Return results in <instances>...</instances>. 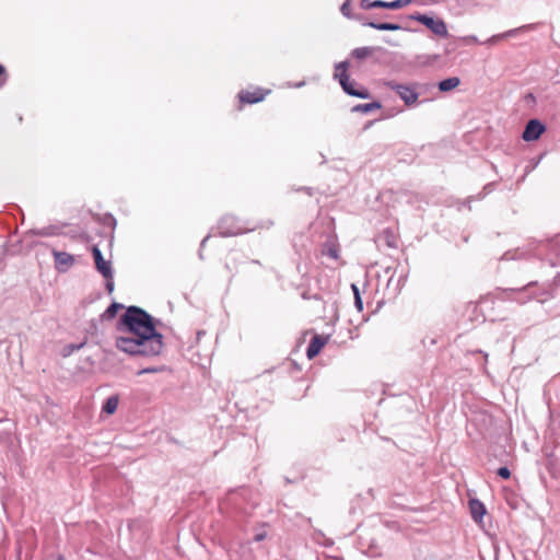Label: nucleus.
I'll use <instances>...</instances> for the list:
<instances>
[{
	"instance_id": "25",
	"label": "nucleus",
	"mask_w": 560,
	"mask_h": 560,
	"mask_svg": "<svg viewBox=\"0 0 560 560\" xmlns=\"http://www.w3.org/2000/svg\"><path fill=\"white\" fill-rule=\"evenodd\" d=\"M380 107H381V104H378V103H371V104L355 106L354 109L362 110V112H369L371 109H376V108H380Z\"/></svg>"
},
{
	"instance_id": "28",
	"label": "nucleus",
	"mask_w": 560,
	"mask_h": 560,
	"mask_svg": "<svg viewBox=\"0 0 560 560\" xmlns=\"http://www.w3.org/2000/svg\"><path fill=\"white\" fill-rule=\"evenodd\" d=\"M498 476L503 479H509L511 477V471L508 467H500L497 471Z\"/></svg>"
},
{
	"instance_id": "8",
	"label": "nucleus",
	"mask_w": 560,
	"mask_h": 560,
	"mask_svg": "<svg viewBox=\"0 0 560 560\" xmlns=\"http://www.w3.org/2000/svg\"><path fill=\"white\" fill-rule=\"evenodd\" d=\"M92 255L94 258L96 270L104 278H114L113 268L110 261H106L103 257L101 249L97 246L92 247Z\"/></svg>"
},
{
	"instance_id": "30",
	"label": "nucleus",
	"mask_w": 560,
	"mask_h": 560,
	"mask_svg": "<svg viewBox=\"0 0 560 560\" xmlns=\"http://www.w3.org/2000/svg\"><path fill=\"white\" fill-rule=\"evenodd\" d=\"M548 285H551L553 288V292L556 293V290L558 287H560V273H558L552 281L547 283Z\"/></svg>"
},
{
	"instance_id": "4",
	"label": "nucleus",
	"mask_w": 560,
	"mask_h": 560,
	"mask_svg": "<svg viewBox=\"0 0 560 560\" xmlns=\"http://www.w3.org/2000/svg\"><path fill=\"white\" fill-rule=\"evenodd\" d=\"M270 90H266L258 86H252L245 90H241L237 94L238 109L242 110L244 105H252L262 102L267 95L270 94Z\"/></svg>"
},
{
	"instance_id": "1",
	"label": "nucleus",
	"mask_w": 560,
	"mask_h": 560,
	"mask_svg": "<svg viewBox=\"0 0 560 560\" xmlns=\"http://www.w3.org/2000/svg\"><path fill=\"white\" fill-rule=\"evenodd\" d=\"M116 328L125 334L115 339L118 350L141 357H155L162 352L163 335L156 331L154 318L143 308L128 306Z\"/></svg>"
},
{
	"instance_id": "9",
	"label": "nucleus",
	"mask_w": 560,
	"mask_h": 560,
	"mask_svg": "<svg viewBox=\"0 0 560 560\" xmlns=\"http://www.w3.org/2000/svg\"><path fill=\"white\" fill-rule=\"evenodd\" d=\"M55 267L58 271L65 272L74 265V257L66 252L52 249Z\"/></svg>"
},
{
	"instance_id": "16",
	"label": "nucleus",
	"mask_w": 560,
	"mask_h": 560,
	"mask_svg": "<svg viewBox=\"0 0 560 560\" xmlns=\"http://www.w3.org/2000/svg\"><path fill=\"white\" fill-rule=\"evenodd\" d=\"M460 80L457 77L447 78L439 83V89L442 92H448L457 88Z\"/></svg>"
},
{
	"instance_id": "5",
	"label": "nucleus",
	"mask_w": 560,
	"mask_h": 560,
	"mask_svg": "<svg viewBox=\"0 0 560 560\" xmlns=\"http://www.w3.org/2000/svg\"><path fill=\"white\" fill-rule=\"evenodd\" d=\"M385 85L395 91L407 106H412L418 102L417 84L404 85L389 81Z\"/></svg>"
},
{
	"instance_id": "26",
	"label": "nucleus",
	"mask_w": 560,
	"mask_h": 560,
	"mask_svg": "<svg viewBox=\"0 0 560 560\" xmlns=\"http://www.w3.org/2000/svg\"><path fill=\"white\" fill-rule=\"evenodd\" d=\"M8 81V72L3 65L0 63V89L4 86Z\"/></svg>"
},
{
	"instance_id": "13",
	"label": "nucleus",
	"mask_w": 560,
	"mask_h": 560,
	"mask_svg": "<svg viewBox=\"0 0 560 560\" xmlns=\"http://www.w3.org/2000/svg\"><path fill=\"white\" fill-rule=\"evenodd\" d=\"M410 2H411V0H395V1H390V2L383 1V0H374L371 2V7L397 10V9L408 5Z\"/></svg>"
},
{
	"instance_id": "27",
	"label": "nucleus",
	"mask_w": 560,
	"mask_h": 560,
	"mask_svg": "<svg viewBox=\"0 0 560 560\" xmlns=\"http://www.w3.org/2000/svg\"><path fill=\"white\" fill-rule=\"evenodd\" d=\"M267 537V532L265 528H260L258 529L254 537H253V540L256 541V542H259V541H262L264 539H266Z\"/></svg>"
},
{
	"instance_id": "12",
	"label": "nucleus",
	"mask_w": 560,
	"mask_h": 560,
	"mask_svg": "<svg viewBox=\"0 0 560 560\" xmlns=\"http://www.w3.org/2000/svg\"><path fill=\"white\" fill-rule=\"evenodd\" d=\"M469 511H470V514H471V518L476 523H480L482 517H483V515L486 514V506L478 499H470L469 500Z\"/></svg>"
},
{
	"instance_id": "29",
	"label": "nucleus",
	"mask_w": 560,
	"mask_h": 560,
	"mask_svg": "<svg viewBox=\"0 0 560 560\" xmlns=\"http://www.w3.org/2000/svg\"><path fill=\"white\" fill-rule=\"evenodd\" d=\"M161 370H162L161 368H145V369L139 370L137 372V374L142 375V374H148V373H156V372H160Z\"/></svg>"
},
{
	"instance_id": "14",
	"label": "nucleus",
	"mask_w": 560,
	"mask_h": 560,
	"mask_svg": "<svg viewBox=\"0 0 560 560\" xmlns=\"http://www.w3.org/2000/svg\"><path fill=\"white\" fill-rule=\"evenodd\" d=\"M57 234V228L54 225L45 226L43 229L38 230H30L24 234V238L28 237L30 235H37V236H52Z\"/></svg>"
},
{
	"instance_id": "22",
	"label": "nucleus",
	"mask_w": 560,
	"mask_h": 560,
	"mask_svg": "<svg viewBox=\"0 0 560 560\" xmlns=\"http://www.w3.org/2000/svg\"><path fill=\"white\" fill-rule=\"evenodd\" d=\"M84 346H85V341H83V342H81V343H69V345H67V346L63 348V355H65V357L70 355V354H72L74 351H78V350L82 349Z\"/></svg>"
},
{
	"instance_id": "31",
	"label": "nucleus",
	"mask_w": 560,
	"mask_h": 560,
	"mask_svg": "<svg viewBox=\"0 0 560 560\" xmlns=\"http://www.w3.org/2000/svg\"><path fill=\"white\" fill-rule=\"evenodd\" d=\"M106 279V290L108 293H112L114 291V281L113 278H105Z\"/></svg>"
},
{
	"instance_id": "23",
	"label": "nucleus",
	"mask_w": 560,
	"mask_h": 560,
	"mask_svg": "<svg viewBox=\"0 0 560 560\" xmlns=\"http://www.w3.org/2000/svg\"><path fill=\"white\" fill-rule=\"evenodd\" d=\"M353 295H354V304L359 312L363 311V302L360 296L359 288L355 284H351Z\"/></svg>"
},
{
	"instance_id": "15",
	"label": "nucleus",
	"mask_w": 560,
	"mask_h": 560,
	"mask_svg": "<svg viewBox=\"0 0 560 560\" xmlns=\"http://www.w3.org/2000/svg\"><path fill=\"white\" fill-rule=\"evenodd\" d=\"M322 254L324 256H328L332 259H338L339 258V247L335 242L328 241L324 244Z\"/></svg>"
},
{
	"instance_id": "7",
	"label": "nucleus",
	"mask_w": 560,
	"mask_h": 560,
	"mask_svg": "<svg viewBox=\"0 0 560 560\" xmlns=\"http://www.w3.org/2000/svg\"><path fill=\"white\" fill-rule=\"evenodd\" d=\"M419 23L425 25L431 32L441 37H447V26L445 22L441 19H433L425 14H418L413 18Z\"/></svg>"
},
{
	"instance_id": "20",
	"label": "nucleus",
	"mask_w": 560,
	"mask_h": 560,
	"mask_svg": "<svg viewBox=\"0 0 560 560\" xmlns=\"http://www.w3.org/2000/svg\"><path fill=\"white\" fill-rule=\"evenodd\" d=\"M370 27L378 30V31H397L400 28L398 24L393 23H374L370 22L368 24Z\"/></svg>"
},
{
	"instance_id": "6",
	"label": "nucleus",
	"mask_w": 560,
	"mask_h": 560,
	"mask_svg": "<svg viewBox=\"0 0 560 560\" xmlns=\"http://www.w3.org/2000/svg\"><path fill=\"white\" fill-rule=\"evenodd\" d=\"M219 235L222 237L235 236L245 233L247 230L242 228L240 221L230 214L222 217L218 223Z\"/></svg>"
},
{
	"instance_id": "35",
	"label": "nucleus",
	"mask_w": 560,
	"mask_h": 560,
	"mask_svg": "<svg viewBox=\"0 0 560 560\" xmlns=\"http://www.w3.org/2000/svg\"><path fill=\"white\" fill-rule=\"evenodd\" d=\"M199 257H200L201 259H203L202 248H200V249H199Z\"/></svg>"
},
{
	"instance_id": "33",
	"label": "nucleus",
	"mask_w": 560,
	"mask_h": 560,
	"mask_svg": "<svg viewBox=\"0 0 560 560\" xmlns=\"http://www.w3.org/2000/svg\"><path fill=\"white\" fill-rule=\"evenodd\" d=\"M210 238V235H207L200 243V248H203L207 245V241Z\"/></svg>"
},
{
	"instance_id": "2",
	"label": "nucleus",
	"mask_w": 560,
	"mask_h": 560,
	"mask_svg": "<svg viewBox=\"0 0 560 560\" xmlns=\"http://www.w3.org/2000/svg\"><path fill=\"white\" fill-rule=\"evenodd\" d=\"M537 287L538 282L532 281L522 288L506 289L504 292L509 299H513L521 304H524L530 300H537L540 303H545L546 301L555 298L556 293L553 292V288H551V285L546 283L540 285L537 290H533Z\"/></svg>"
},
{
	"instance_id": "36",
	"label": "nucleus",
	"mask_w": 560,
	"mask_h": 560,
	"mask_svg": "<svg viewBox=\"0 0 560 560\" xmlns=\"http://www.w3.org/2000/svg\"><path fill=\"white\" fill-rule=\"evenodd\" d=\"M555 242H556L557 244H559V243H560V236H557V237H556V240H555Z\"/></svg>"
},
{
	"instance_id": "3",
	"label": "nucleus",
	"mask_w": 560,
	"mask_h": 560,
	"mask_svg": "<svg viewBox=\"0 0 560 560\" xmlns=\"http://www.w3.org/2000/svg\"><path fill=\"white\" fill-rule=\"evenodd\" d=\"M349 62L342 61L335 67L334 78L337 79L343 91L352 96L360 98H369L370 93L366 89H354V83L350 81L348 75Z\"/></svg>"
},
{
	"instance_id": "17",
	"label": "nucleus",
	"mask_w": 560,
	"mask_h": 560,
	"mask_svg": "<svg viewBox=\"0 0 560 560\" xmlns=\"http://www.w3.org/2000/svg\"><path fill=\"white\" fill-rule=\"evenodd\" d=\"M124 308V305L117 302H113L105 312L101 315V319L108 320L116 316L119 310Z\"/></svg>"
},
{
	"instance_id": "11",
	"label": "nucleus",
	"mask_w": 560,
	"mask_h": 560,
	"mask_svg": "<svg viewBox=\"0 0 560 560\" xmlns=\"http://www.w3.org/2000/svg\"><path fill=\"white\" fill-rule=\"evenodd\" d=\"M329 337L328 336H324V335H315L312 337L307 348H306V355L308 359H313L315 358L316 355H318V353L320 352V350L325 347V345L327 343Z\"/></svg>"
},
{
	"instance_id": "24",
	"label": "nucleus",
	"mask_w": 560,
	"mask_h": 560,
	"mask_svg": "<svg viewBox=\"0 0 560 560\" xmlns=\"http://www.w3.org/2000/svg\"><path fill=\"white\" fill-rule=\"evenodd\" d=\"M340 11H341V13L346 18H348V19L352 18V4H351V1L347 0L346 2H343L341 8H340Z\"/></svg>"
},
{
	"instance_id": "34",
	"label": "nucleus",
	"mask_w": 560,
	"mask_h": 560,
	"mask_svg": "<svg viewBox=\"0 0 560 560\" xmlns=\"http://www.w3.org/2000/svg\"><path fill=\"white\" fill-rule=\"evenodd\" d=\"M506 35H509V33H506V34H504V35H497V36H493L492 38H490V42H497L499 38L504 37V36H506Z\"/></svg>"
},
{
	"instance_id": "18",
	"label": "nucleus",
	"mask_w": 560,
	"mask_h": 560,
	"mask_svg": "<svg viewBox=\"0 0 560 560\" xmlns=\"http://www.w3.org/2000/svg\"><path fill=\"white\" fill-rule=\"evenodd\" d=\"M119 398L117 395L109 396L103 405V411L113 415L117 410Z\"/></svg>"
},
{
	"instance_id": "19",
	"label": "nucleus",
	"mask_w": 560,
	"mask_h": 560,
	"mask_svg": "<svg viewBox=\"0 0 560 560\" xmlns=\"http://www.w3.org/2000/svg\"><path fill=\"white\" fill-rule=\"evenodd\" d=\"M375 49L373 47H360L355 48L352 51V56L358 60H363L371 57L374 54Z\"/></svg>"
},
{
	"instance_id": "32",
	"label": "nucleus",
	"mask_w": 560,
	"mask_h": 560,
	"mask_svg": "<svg viewBox=\"0 0 560 560\" xmlns=\"http://www.w3.org/2000/svg\"><path fill=\"white\" fill-rule=\"evenodd\" d=\"M371 2L370 0H362L361 1V8L364 9V10H370V9H374V7H371Z\"/></svg>"
},
{
	"instance_id": "21",
	"label": "nucleus",
	"mask_w": 560,
	"mask_h": 560,
	"mask_svg": "<svg viewBox=\"0 0 560 560\" xmlns=\"http://www.w3.org/2000/svg\"><path fill=\"white\" fill-rule=\"evenodd\" d=\"M382 240L385 242V244L388 247H393V248L397 247V238L394 235V233H392L389 231H385L383 233Z\"/></svg>"
},
{
	"instance_id": "10",
	"label": "nucleus",
	"mask_w": 560,
	"mask_h": 560,
	"mask_svg": "<svg viewBox=\"0 0 560 560\" xmlns=\"http://www.w3.org/2000/svg\"><path fill=\"white\" fill-rule=\"evenodd\" d=\"M545 126L537 119H532L525 127V130L522 133L523 140H538L539 137L544 133Z\"/></svg>"
}]
</instances>
